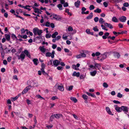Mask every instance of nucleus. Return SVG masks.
Here are the masks:
<instances>
[{
	"instance_id": "1",
	"label": "nucleus",
	"mask_w": 129,
	"mask_h": 129,
	"mask_svg": "<svg viewBox=\"0 0 129 129\" xmlns=\"http://www.w3.org/2000/svg\"><path fill=\"white\" fill-rule=\"evenodd\" d=\"M109 54V52H106L103 54L101 55L100 57H98V58H100V57L101 58V59H99V60L101 61H103L104 59L107 58L108 54Z\"/></svg>"
},
{
	"instance_id": "2",
	"label": "nucleus",
	"mask_w": 129,
	"mask_h": 129,
	"mask_svg": "<svg viewBox=\"0 0 129 129\" xmlns=\"http://www.w3.org/2000/svg\"><path fill=\"white\" fill-rule=\"evenodd\" d=\"M89 52L87 50H82L80 52V53L82 57H85L86 56V55L88 54Z\"/></svg>"
},
{
	"instance_id": "3",
	"label": "nucleus",
	"mask_w": 129,
	"mask_h": 129,
	"mask_svg": "<svg viewBox=\"0 0 129 129\" xmlns=\"http://www.w3.org/2000/svg\"><path fill=\"white\" fill-rule=\"evenodd\" d=\"M55 53V52L54 50H53L52 53L48 52L46 53V57H50L51 56V57L53 58L54 57V54Z\"/></svg>"
},
{
	"instance_id": "4",
	"label": "nucleus",
	"mask_w": 129,
	"mask_h": 129,
	"mask_svg": "<svg viewBox=\"0 0 129 129\" xmlns=\"http://www.w3.org/2000/svg\"><path fill=\"white\" fill-rule=\"evenodd\" d=\"M53 18L57 21H60L61 20L62 17L56 14H54L53 15Z\"/></svg>"
},
{
	"instance_id": "5",
	"label": "nucleus",
	"mask_w": 129,
	"mask_h": 129,
	"mask_svg": "<svg viewBox=\"0 0 129 129\" xmlns=\"http://www.w3.org/2000/svg\"><path fill=\"white\" fill-rule=\"evenodd\" d=\"M25 55L22 52L21 53L20 55L18 56V58L19 59H21L22 61L25 58Z\"/></svg>"
},
{
	"instance_id": "6",
	"label": "nucleus",
	"mask_w": 129,
	"mask_h": 129,
	"mask_svg": "<svg viewBox=\"0 0 129 129\" xmlns=\"http://www.w3.org/2000/svg\"><path fill=\"white\" fill-rule=\"evenodd\" d=\"M60 63V61L57 60H55L53 61L52 66L55 67H57Z\"/></svg>"
},
{
	"instance_id": "7",
	"label": "nucleus",
	"mask_w": 129,
	"mask_h": 129,
	"mask_svg": "<svg viewBox=\"0 0 129 129\" xmlns=\"http://www.w3.org/2000/svg\"><path fill=\"white\" fill-rule=\"evenodd\" d=\"M121 111L122 110L124 111L125 113H126L128 112V107L125 106H121Z\"/></svg>"
},
{
	"instance_id": "8",
	"label": "nucleus",
	"mask_w": 129,
	"mask_h": 129,
	"mask_svg": "<svg viewBox=\"0 0 129 129\" xmlns=\"http://www.w3.org/2000/svg\"><path fill=\"white\" fill-rule=\"evenodd\" d=\"M119 20L122 22H125L126 20V18L125 16H122L119 18Z\"/></svg>"
},
{
	"instance_id": "9",
	"label": "nucleus",
	"mask_w": 129,
	"mask_h": 129,
	"mask_svg": "<svg viewBox=\"0 0 129 129\" xmlns=\"http://www.w3.org/2000/svg\"><path fill=\"white\" fill-rule=\"evenodd\" d=\"M23 53L25 54L27 57H28L29 58H31L30 53L27 50H24Z\"/></svg>"
},
{
	"instance_id": "10",
	"label": "nucleus",
	"mask_w": 129,
	"mask_h": 129,
	"mask_svg": "<svg viewBox=\"0 0 129 129\" xmlns=\"http://www.w3.org/2000/svg\"><path fill=\"white\" fill-rule=\"evenodd\" d=\"M106 109L107 113L109 115H113V114L112 113V112L111 111L109 107H107L106 108Z\"/></svg>"
},
{
	"instance_id": "11",
	"label": "nucleus",
	"mask_w": 129,
	"mask_h": 129,
	"mask_svg": "<svg viewBox=\"0 0 129 129\" xmlns=\"http://www.w3.org/2000/svg\"><path fill=\"white\" fill-rule=\"evenodd\" d=\"M33 8L34 10V11L35 13H37L38 14H40L41 13V12L40 11V10L37 8L34 7H33Z\"/></svg>"
},
{
	"instance_id": "12",
	"label": "nucleus",
	"mask_w": 129,
	"mask_h": 129,
	"mask_svg": "<svg viewBox=\"0 0 129 129\" xmlns=\"http://www.w3.org/2000/svg\"><path fill=\"white\" fill-rule=\"evenodd\" d=\"M39 28L38 27H35L33 29V32L34 34V35L36 36L37 35V33L38 31Z\"/></svg>"
},
{
	"instance_id": "13",
	"label": "nucleus",
	"mask_w": 129,
	"mask_h": 129,
	"mask_svg": "<svg viewBox=\"0 0 129 129\" xmlns=\"http://www.w3.org/2000/svg\"><path fill=\"white\" fill-rule=\"evenodd\" d=\"M57 89L61 91H64V88L63 86V85H58Z\"/></svg>"
},
{
	"instance_id": "14",
	"label": "nucleus",
	"mask_w": 129,
	"mask_h": 129,
	"mask_svg": "<svg viewBox=\"0 0 129 129\" xmlns=\"http://www.w3.org/2000/svg\"><path fill=\"white\" fill-rule=\"evenodd\" d=\"M114 106L115 107V109L117 112H120L121 111H122L121 107H118L116 105Z\"/></svg>"
},
{
	"instance_id": "15",
	"label": "nucleus",
	"mask_w": 129,
	"mask_h": 129,
	"mask_svg": "<svg viewBox=\"0 0 129 129\" xmlns=\"http://www.w3.org/2000/svg\"><path fill=\"white\" fill-rule=\"evenodd\" d=\"M80 74L79 72L77 73L76 72H74L73 73L72 76H76L77 77H78L79 76Z\"/></svg>"
},
{
	"instance_id": "16",
	"label": "nucleus",
	"mask_w": 129,
	"mask_h": 129,
	"mask_svg": "<svg viewBox=\"0 0 129 129\" xmlns=\"http://www.w3.org/2000/svg\"><path fill=\"white\" fill-rule=\"evenodd\" d=\"M29 89V87L27 86L22 91V93L23 94L25 93L26 92H27Z\"/></svg>"
},
{
	"instance_id": "17",
	"label": "nucleus",
	"mask_w": 129,
	"mask_h": 129,
	"mask_svg": "<svg viewBox=\"0 0 129 129\" xmlns=\"http://www.w3.org/2000/svg\"><path fill=\"white\" fill-rule=\"evenodd\" d=\"M54 116L56 118L58 119L62 117V115L61 114H54Z\"/></svg>"
},
{
	"instance_id": "18",
	"label": "nucleus",
	"mask_w": 129,
	"mask_h": 129,
	"mask_svg": "<svg viewBox=\"0 0 129 129\" xmlns=\"http://www.w3.org/2000/svg\"><path fill=\"white\" fill-rule=\"evenodd\" d=\"M114 56L115 58H119L120 56L119 53L117 52L114 53Z\"/></svg>"
},
{
	"instance_id": "19",
	"label": "nucleus",
	"mask_w": 129,
	"mask_h": 129,
	"mask_svg": "<svg viewBox=\"0 0 129 129\" xmlns=\"http://www.w3.org/2000/svg\"><path fill=\"white\" fill-rule=\"evenodd\" d=\"M105 25L108 26L110 29H112L113 28L112 25L110 23H104Z\"/></svg>"
},
{
	"instance_id": "20",
	"label": "nucleus",
	"mask_w": 129,
	"mask_h": 129,
	"mask_svg": "<svg viewBox=\"0 0 129 129\" xmlns=\"http://www.w3.org/2000/svg\"><path fill=\"white\" fill-rule=\"evenodd\" d=\"M44 46L42 47L40 46L39 47V49L40 50L41 52L43 53L45 52L46 51V49L44 47Z\"/></svg>"
},
{
	"instance_id": "21",
	"label": "nucleus",
	"mask_w": 129,
	"mask_h": 129,
	"mask_svg": "<svg viewBox=\"0 0 129 129\" xmlns=\"http://www.w3.org/2000/svg\"><path fill=\"white\" fill-rule=\"evenodd\" d=\"M80 4V1L78 0L75 3L74 5L77 8L79 7V6Z\"/></svg>"
},
{
	"instance_id": "22",
	"label": "nucleus",
	"mask_w": 129,
	"mask_h": 129,
	"mask_svg": "<svg viewBox=\"0 0 129 129\" xmlns=\"http://www.w3.org/2000/svg\"><path fill=\"white\" fill-rule=\"evenodd\" d=\"M34 64L36 65H37L39 62L37 58H34L33 60Z\"/></svg>"
},
{
	"instance_id": "23",
	"label": "nucleus",
	"mask_w": 129,
	"mask_h": 129,
	"mask_svg": "<svg viewBox=\"0 0 129 129\" xmlns=\"http://www.w3.org/2000/svg\"><path fill=\"white\" fill-rule=\"evenodd\" d=\"M112 20L113 22H118V19L115 16H114L112 17Z\"/></svg>"
},
{
	"instance_id": "24",
	"label": "nucleus",
	"mask_w": 129,
	"mask_h": 129,
	"mask_svg": "<svg viewBox=\"0 0 129 129\" xmlns=\"http://www.w3.org/2000/svg\"><path fill=\"white\" fill-rule=\"evenodd\" d=\"M93 16V13H90L86 17V19H91Z\"/></svg>"
},
{
	"instance_id": "25",
	"label": "nucleus",
	"mask_w": 129,
	"mask_h": 129,
	"mask_svg": "<svg viewBox=\"0 0 129 129\" xmlns=\"http://www.w3.org/2000/svg\"><path fill=\"white\" fill-rule=\"evenodd\" d=\"M31 7V6L27 5L25 6H23L22 8L27 9L28 11H30L31 10V9L29 8H28V7Z\"/></svg>"
},
{
	"instance_id": "26",
	"label": "nucleus",
	"mask_w": 129,
	"mask_h": 129,
	"mask_svg": "<svg viewBox=\"0 0 129 129\" xmlns=\"http://www.w3.org/2000/svg\"><path fill=\"white\" fill-rule=\"evenodd\" d=\"M86 93L87 95L89 96H91L95 98H96V96L94 94H92L88 92H86Z\"/></svg>"
},
{
	"instance_id": "27",
	"label": "nucleus",
	"mask_w": 129,
	"mask_h": 129,
	"mask_svg": "<svg viewBox=\"0 0 129 129\" xmlns=\"http://www.w3.org/2000/svg\"><path fill=\"white\" fill-rule=\"evenodd\" d=\"M97 73L96 71H94L93 72H90V75L92 76H95Z\"/></svg>"
},
{
	"instance_id": "28",
	"label": "nucleus",
	"mask_w": 129,
	"mask_h": 129,
	"mask_svg": "<svg viewBox=\"0 0 129 129\" xmlns=\"http://www.w3.org/2000/svg\"><path fill=\"white\" fill-rule=\"evenodd\" d=\"M70 99L72 101L74 102L75 103H76L77 101V100L75 97H71L70 98Z\"/></svg>"
},
{
	"instance_id": "29",
	"label": "nucleus",
	"mask_w": 129,
	"mask_h": 129,
	"mask_svg": "<svg viewBox=\"0 0 129 129\" xmlns=\"http://www.w3.org/2000/svg\"><path fill=\"white\" fill-rule=\"evenodd\" d=\"M82 97L84 99L85 101H86L88 98V97L86 95L84 94H83L82 95Z\"/></svg>"
},
{
	"instance_id": "30",
	"label": "nucleus",
	"mask_w": 129,
	"mask_h": 129,
	"mask_svg": "<svg viewBox=\"0 0 129 129\" xmlns=\"http://www.w3.org/2000/svg\"><path fill=\"white\" fill-rule=\"evenodd\" d=\"M58 33L57 32H55L52 34L51 37L53 38H55L56 37V36L58 35Z\"/></svg>"
},
{
	"instance_id": "31",
	"label": "nucleus",
	"mask_w": 129,
	"mask_h": 129,
	"mask_svg": "<svg viewBox=\"0 0 129 129\" xmlns=\"http://www.w3.org/2000/svg\"><path fill=\"white\" fill-rule=\"evenodd\" d=\"M5 37L6 39L8 41L10 40V36L9 35L7 34H5Z\"/></svg>"
},
{
	"instance_id": "32",
	"label": "nucleus",
	"mask_w": 129,
	"mask_h": 129,
	"mask_svg": "<svg viewBox=\"0 0 129 129\" xmlns=\"http://www.w3.org/2000/svg\"><path fill=\"white\" fill-rule=\"evenodd\" d=\"M94 12L95 13H100L101 12V10L100 9L98 8L96 10H94Z\"/></svg>"
},
{
	"instance_id": "33",
	"label": "nucleus",
	"mask_w": 129,
	"mask_h": 129,
	"mask_svg": "<svg viewBox=\"0 0 129 129\" xmlns=\"http://www.w3.org/2000/svg\"><path fill=\"white\" fill-rule=\"evenodd\" d=\"M109 2L111 3H118L119 2L118 0H109Z\"/></svg>"
},
{
	"instance_id": "34",
	"label": "nucleus",
	"mask_w": 129,
	"mask_h": 129,
	"mask_svg": "<svg viewBox=\"0 0 129 129\" xmlns=\"http://www.w3.org/2000/svg\"><path fill=\"white\" fill-rule=\"evenodd\" d=\"M94 65H95V68H97L99 69V68L101 67V64L100 63H94Z\"/></svg>"
},
{
	"instance_id": "35",
	"label": "nucleus",
	"mask_w": 129,
	"mask_h": 129,
	"mask_svg": "<svg viewBox=\"0 0 129 129\" xmlns=\"http://www.w3.org/2000/svg\"><path fill=\"white\" fill-rule=\"evenodd\" d=\"M18 97V96H16L15 97L11 98V100L12 102L14 101H15L17 99Z\"/></svg>"
},
{
	"instance_id": "36",
	"label": "nucleus",
	"mask_w": 129,
	"mask_h": 129,
	"mask_svg": "<svg viewBox=\"0 0 129 129\" xmlns=\"http://www.w3.org/2000/svg\"><path fill=\"white\" fill-rule=\"evenodd\" d=\"M73 87V86L72 85H71L69 86L68 88H67V90L70 91L72 90Z\"/></svg>"
},
{
	"instance_id": "37",
	"label": "nucleus",
	"mask_w": 129,
	"mask_h": 129,
	"mask_svg": "<svg viewBox=\"0 0 129 129\" xmlns=\"http://www.w3.org/2000/svg\"><path fill=\"white\" fill-rule=\"evenodd\" d=\"M57 7L59 8V9L61 10H62V5L60 4H59L57 5Z\"/></svg>"
},
{
	"instance_id": "38",
	"label": "nucleus",
	"mask_w": 129,
	"mask_h": 129,
	"mask_svg": "<svg viewBox=\"0 0 129 129\" xmlns=\"http://www.w3.org/2000/svg\"><path fill=\"white\" fill-rule=\"evenodd\" d=\"M99 20L100 23L101 24H103L105 22V21L102 18H100Z\"/></svg>"
},
{
	"instance_id": "39",
	"label": "nucleus",
	"mask_w": 129,
	"mask_h": 129,
	"mask_svg": "<svg viewBox=\"0 0 129 129\" xmlns=\"http://www.w3.org/2000/svg\"><path fill=\"white\" fill-rule=\"evenodd\" d=\"M93 29L94 31H99V29L96 26L94 27H93Z\"/></svg>"
},
{
	"instance_id": "40",
	"label": "nucleus",
	"mask_w": 129,
	"mask_h": 129,
	"mask_svg": "<svg viewBox=\"0 0 129 129\" xmlns=\"http://www.w3.org/2000/svg\"><path fill=\"white\" fill-rule=\"evenodd\" d=\"M94 6L93 5H90L89 7V9L90 10H91L94 9Z\"/></svg>"
},
{
	"instance_id": "41",
	"label": "nucleus",
	"mask_w": 129,
	"mask_h": 129,
	"mask_svg": "<svg viewBox=\"0 0 129 129\" xmlns=\"http://www.w3.org/2000/svg\"><path fill=\"white\" fill-rule=\"evenodd\" d=\"M72 68L75 70H78L79 69L78 68H77L76 66L74 64H73L72 66Z\"/></svg>"
},
{
	"instance_id": "42",
	"label": "nucleus",
	"mask_w": 129,
	"mask_h": 129,
	"mask_svg": "<svg viewBox=\"0 0 129 129\" xmlns=\"http://www.w3.org/2000/svg\"><path fill=\"white\" fill-rule=\"evenodd\" d=\"M0 50L1 51V53L2 52H3V45L1 43L0 44Z\"/></svg>"
},
{
	"instance_id": "43",
	"label": "nucleus",
	"mask_w": 129,
	"mask_h": 129,
	"mask_svg": "<svg viewBox=\"0 0 129 129\" xmlns=\"http://www.w3.org/2000/svg\"><path fill=\"white\" fill-rule=\"evenodd\" d=\"M46 37L47 38H49L51 37V35L49 34H47L46 35Z\"/></svg>"
},
{
	"instance_id": "44",
	"label": "nucleus",
	"mask_w": 129,
	"mask_h": 129,
	"mask_svg": "<svg viewBox=\"0 0 129 129\" xmlns=\"http://www.w3.org/2000/svg\"><path fill=\"white\" fill-rule=\"evenodd\" d=\"M38 99H42L44 100V99L41 96L40 94H38L36 95V96Z\"/></svg>"
},
{
	"instance_id": "45",
	"label": "nucleus",
	"mask_w": 129,
	"mask_h": 129,
	"mask_svg": "<svg viewBox=\"0 0 129 129\" xmlns=\"http://www.w3.org/2000/svg\"><path fill=\"white\" fill-rule=\"evenodd\" d=\"M103 86L104 87L106 88H107L108 86V84L107 83L105 82L103 83Z\"/></svg>"
},
{
	"instance_id": "46",
	"label": "nucleus",
	"mask_w": 129,
	"mask_h": 129,
	"mask_svg": "<svg viewBox=\"0 0 129 129\" xmlns=\"http://www.w3.org/2000/svg\"><path fill=\"white\" fill-rule=\"evenodd\" d=\"M45 25L46 26L49 27L50 26V23L48 22H47L45 23Z\"/></svg>"
},
{
	"instance_id": "47",
	"label": "nucleus",
	"mask_w": 129,
	"mask_h": 129,
	"mask_svg": "<svg viewBox=\"0 0 129 129\" xmlns=\"http://www.w3.org/2000/svg\"><path fill=\"white\" fill-rule=\"evenodd\" d=\"M103 5L105 7H107L108 6V3L106 2H104L103 3Z\"/></svg>"
},
{
	"instance_id": "48",
	"label": "nucleus",
	"mask_w": 129,
	"mask_h": 129,
	"mask_svg": "<svg viewBox=\"0 0 129 129\" xmlns=\"http://www.w3.org/2000/svg\"><path fill=\"white\" fill-rule=\"evenodd\" d=\"M42 33V31L41 30H39L38 29V32L37 33V34L39 35H40Z\"/></svg>"
},
{
	"instance_id": "49",
	"label": "nucleus",
	"mask_w": 129,
	"mask_h": 129,
	"mask_svg": "<svg viewBox=\"0 0 129 129\" xmlns=\"http://www.w3.org/2000/svg\"><path fill=\"white\" fill-rule=\"evenodd\" d=\"M117 96L119 98H121L122 96V94H121L119 92L117 94Z\"/></svg>"
},
{
	"instance_id": "50",
	"label": "nucleus",
	"mask_w": 129,
	"mask_h": 129,
	"mask_svg": "<svg viewBox=\"0 0 129 129\" xmlns=\"http://www.w3.org/2000/svg\"><path fill=\"white\" fill-rule=\"evenodd\" d=\"M123 6L125 7H128L129 6V4L128 3H125L123 4Z\"/></svg>"
},
{
	"instance_id": "51",
	"label": "nucleus",
	"mask_w": 129,
	"mask_h": 129,
	"mask_svg": "<svg viewBox=\"0 0 129 129\" xmlns=\"http://www.w3.org/2000/svg\"><path fill=\"white\" fill-rule=\"evenodd\" d=\"M86 32L88 34H90V30L89 29H86Z\"/></svg>"
},
{
	"instance_id": "52",
	"label": "nucleus",
	"mask_w": 129,
	"mask_h": 129,
	"mask_svg": "<svg viewBox=\"0 0 129 129\" xmlns=\"http://www.w3.org/2000/svg\"><path fill=\"white\" fill-rule=\"evenodd\" d=\"M12 38L13 39H16L17 40V37L16 36V35L14 34H12Z\"/></svg>"
},
{
	"instance_id": "53",
	"label": "nucleus",
	"mask_w": 129,
	"mask_h": 129,
	"mask_svg": "<svg viewBox=\"0 0 129 129\" xmlns=\"http://www.w3.org/2000/svg\"><path fill=\"white\" fill-rule=\"evenodd\" d=\"M57 45L56 44H53L52 46V48L53 49H55L57 47Z\"/></svg>"
},
{
	"instance_id": "54",
	"label": "nucleus",
	"mask_w": 129,
	"mask_h": 129,
	"mask_svg": "<svg viewBox=\"0 0 129 129\" xmlns=\"http://www.w3.org/2000/svg\"><path fill=\"white\" fill-rule=\"evenodd\" d=\"M53 126L52 125H46V127L48 128V129H49L50 128H52Z\"/></svg>"
},
{
	"instance_id": "55",
	"label": "nucleus",
	"mask_w": 129,
	"mask_h": 129,
	"mask_svg": "<svg viewBox=\"0 0 129 129\" xmlns=\"http://www.w3.org/2000/svg\"><path fill=\"white\" fill-rule=\"evenodd\" d=\"M57 68L58 70H62L63 69V68L61 66H58L57 67Z\"/></svg>"
},
{
	"instance_id": "56",
	"label": "nucleus",
	"mask_w": 129,
	"mask_h": 129,
	"mask_svg": "<svg viewBox=\"0 0 129 129\" xmlns=\"http://www.w3.org/2000/svg\"><path fill=\"white\" fill-rule=\"evenodd\" d=\"M89 67H90L91 68H92L93 69H96L95 65L94 66L92 65L91 64L89 66Z\"/></svg>"
},
{
	"instance_id": "57",
	"label": "nucleus",
	"mask_w": 129,
	"mask_h": 129,
	"mask_svg": "<svg viewBox=\"0 0 129 129\" xmlns=\"http://www.w3.org/2000/svg\"><path fill=\"white\" fill-rule=\"evenodd\" d=\"M58 99V97L56 96H53L51 98V99L53 100H55V99Z\"/></svg>"
},
{
	"instance_id": "58",
	"label": "nucleus",
	"mask_w": 129,
	"mask_h": 129,
	"mask_svg": "<svg viewBox=\"0 0 129 129\" xmlns=\"http://www.w3.org/2000/svg\"><path fill=\"white\" fill-rule=\"evenodd\" d=\"M76 57L77 58H78V59L80 58L81 57H82V56L81 54H78V55H76Z\"/></svg>"
},
{
	"instance_id": "59",
	"label": "nucleus",
	"mask_w": 129,
	"mask_h": 129,
	"mask_svg": "<svg viewBox=\"0 0 129 129\" xmlns=\"http://www.w3.org/2000/svg\"><path fill=\"white\" fill-rule=\"evenodd\" d=\"M68 30L69 31H72L73 30V28L72 27L69 26L68 28Z\"/></svg>"
},
{
	"instance_id": "60",
	"label": "nucleus",
	"mask_w": 129,
	"mask_h": 129,
	"mask_svg": "<svg viewBox=\"0 0 129 129\" xmlns=\"http://www.w3.org/2000/svg\"><path fill=\"white\" fill-rule=\"evenodd\" d=\"M10 12L13 14L14 15H15V11L14 10L12 9H11L10 10Z\"/></svg>"
},
{
	"instance_id": "61",
	"label": "nucleus",
	"mask_w": 129,
	"mask_h": 129,
	"mask_svg": "<svg viewBox=\"0 0 129 129\" xmlns=\"http://www.w3.org/2000/svg\"><path fill=\"white\" fill-rule=\"evenodd\" d=\"M21 33L22 34H24L25 33V30L24 29L22 28L21 29Z\"/></svg>"
},
{
	"instance_id": "62",
	"label": "nucleus",
	"mask_w": 129,
	"mask_h": 129,
	"mask_svg": "<svg viewBox=\"0 0 129 129\" xmlns=\"http://www.w3.org/2000/svg\"><path fill=\"white\" fill-rule=\"evenodd\" d=\"M94 20L95 22H98L99 20V18L97 17H96L94 18Z\"/></svg>"
},
{
	"instance_id": "63",
	"label": "nucleus",
	"mask_w": 129,
	"mask_h": 129,
	"mask_svg": "<svg viewBox=\"0 0 129 129\" xmlns=\"http://www.w3.org/2000/svg\"><path fill=\"white\" fill-rule=\"evenodd\" d=\"M54 117H55V116H54V114L52 115H51L50 118V120L51 121H52L53 120V119L54 118Z\"/></svg>"
},
{
	"instance_id": "64",
	"label": "nucleus",
	"mask_w": 129,
	"mask_h": 129,
	"mask_svg": "<svg viewBox=\"0 0 129 129\" xmlns=\"http://www.w3.org/2000/svg\"><path fill=\"white\" fill-rule=\"evenodd\" d=\"M26 101L28 105L31 104V101L30 100L27 99L26 100Z\"/></svg>"
}]
</instances>
